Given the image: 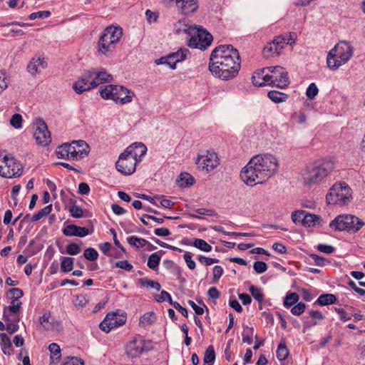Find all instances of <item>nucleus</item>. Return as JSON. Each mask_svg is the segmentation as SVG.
<instances>
[{
  "instance_id": "obj_1",
  "label": "nucleus",
  "mask_w": 365,
  "mask_h": 365,
  "mask_svg": "<svg viewBox=\"0 0 365 365\" xmlns=\"http://www.w3.org/2000/svg\"><path fill=\"white\" fill-rule=\"evenodd\" d=\"M240 68V58L238 52L226 58L217 57L215 62L209 63V70L212 74L222 80H230L235 77Z\"/></svg>"
},
{
  "instance_id": "obj_2",
  "label": "nucleus",
  "mask_w": 365,
  "mask_h": 365,
  "mask_svg": "<svg viewBox=\"0 0 365 365\" xmlns=\"http://www.w3.org/2000/svg\"><path fill=\"white\" fill-rule=\"evenodd\" d=\"M334 169L331 160L322 159L309 165L303 174L304 185L312 186L324 182Z\"/></svg>"
},
{
  "instance_id": "obj_3",
  "label": "nucleus",
  "mask_w": 365,
  "mask_h": 365,
  "mask_svg": "<svg viewBox=\"0 0 365 365\" xmlns=\"http://www.w3.org/2000/svg\"><path fill=\"white\" fill-rule=\"evenodd\" d=\"M176 26L178 32L183 31L191 36L188 41V46L190 48L205 50L212 41L213 38L211 34L202 27L188 26L182 21H178Z\"/></svg>"
},
{
  "instance_id": "obj_4",
  "label": "nucleus",
  "mask_w": 365,
  "mask_h": 365,
  "mask_svg": "<svg viewBox=\"0 0 365 365\" xmlns=\"http://www.w3.org/2000/svg\"><path fill=\"white\" fill-rule=\"evenodd\" d=\"M122 36L123 29L120 26L106 27L98 42L97 50L99 54L107 57L113 56Z\"/></svg>"
},
{
  "instance_id": "obj_5",
  "label": "nucleus",
  "mask_w": 365,
  "mask_h": 365,
  "mask_svg": "<svg viewBox=\"0 0 365 365\" xmlns=\"http://www.w3.org/2000/svg\"><path fill=\"white\" fill-rule=\"evenodd\" d=\"M267 72L262 78V81L256 82L255 77H252V82L255 86H264L271 85L279 88H284L289 84V78L287 70L279 66H269L263 68L262 72Z\"/></svg>"
},
{
  "instance_id": "obj_6",
  "label": "nucleus",
  "mask_w": 365,
  "mask_h": 365,
  "mask_svg": "<svg viewBox=\"0 0 365 365\" xmlns=\"http://www.w3.org/2000/svg\"><path fill=\"white\" fill-rule=\"evenodd\" d=\"M89 147L85 140H73L58 145L56 149L58 158L67 160H79L88 155Z\"/></svg>"
},
{
  "instance_id": "obj_7",
  "label": "nucleus",
  "mask_w": 365,
  "mask_h": 365,
  "mask_svg": "<svg viewBox=\"0 0 365 365\" xmlns=\"http://www.w3.org/2000/svg\"><path fill=\"white\" fill-rule=\"evenodd\" d=\"M354 48L348 41H340L331 49L327 57L329 69L335 71L347 63L353 56Z\"/></svg>"
},
{
  "instance_id": "obj_8",
  "label": "nucleus",
  "mask_w": 365,
  "mask_h": 365,
  "mask_svg": "<svg viewBox=\"0 0 365 365\" xmlns=\"http://www.w3.org/2000/svg\"><path fill=\"white\" fill-rule=\"evenodd\" d=\"M351 200V189L345 182L334 183L326 196L328 204L339 206L346 205Z\"/></svg>"
},
{
  "instance_id": "obj_9",
  "label": "nucleus",
  "mask_w": 365,
  "mask_h": 365,
  "mask_svg": "<svg viewBox=\"0 0 365 365\" xmlns=\"http://www.w3.org/2000/svg\"><path fill=\"white\" fill-rule=\"evenodd\" d=\"M365 222L355 215L344 214L336 216L329 223V227L335 231H346L350 233L357 232Z\"/></svg>"
},
{
  "instance_id": "obj_10",
  "label": "nucleus",
  "mask_w": 365,
  "mask_h": 365,
  "mask_svg": "<svg viewBox=\"0 0 365 365\" xmlns=\"http://www.w3.org/2000/svg\"><path fill=\"white\" fill-rule=\"evenodd\" d=\"M101 96L106 100H112L115 103L126 104L130 103L134 96L133 92L123 86L109 84L100 91Z\"/></svg>"
},
{
  "instance_id": "obj_11",
  "label": "nucleus",
  "mask_w": 365,
  "mask_h": 365,
  "mask_svg": "<svg viewBox=\"0 0 365 365\" xmlns=\"http://www.w3.org/2000/svg\"><path fill=\"white\" fill-rule=\"evenodd\" d=\"M22 165L11 154L0 151V175L11 178L21 175Z\"/></svg>"
},
{
  "instance_id": "obj_12",
  "label": "nucleus",
  "mask_w": 365,
  "mask_h": 365,
  "mask_svg": "<svg viewBox=\"0 0 365 365\" xmlns=\"http://www.w3.org/2000/svg\"><path fill=\"white\" fill-rule=\"evenodd\" d=\"M255 163L254 158H252L240 172L241 180L248 186L252 187L266 180L263 172Z\"/></svg>"
},
{
  "instance_id": "obj_13",
  "label": "nucleus",
  "mask_w": 365,
  "mask_h": 365,
  "mask_svg": "<svg viewBox=\"0 0 365 365\" xmlns=\"http://www.w3.org/2000/svg\"><path fill=\"white\" fill-rule=\"evenodd\" d=\"M253 158L256 161L255 165L262 170L266 180L269 179L278 170L279 163L275 156L266 154L255 155Z\"/></svg>"
},
{
  "instance_id": "obj_14",
  "label": "nucleus",
  "mask_w": 365,
  "mask_h": 365,
  "mask_svg": "<svg viewBox=\"0 0 365 365\" xmlns=\"http://www.w3.org/2000/svg\"><path fill=\"white\" fill-rule=\"evenodd\" d=\"M150 341H145L141 337L134 338L129 341L125 345V353L131 359L138 358L144 351L152 349Z\"/></svg>"
},
{
  "instance_id": "obj_15",
  "label": "nucleus",
  "mask_w": 365,
  "mask_h": 365,
  "mask_svg": "<svg viewBox=\"0 0 365 365\" xmlns=\"http://www.w3.org/2000/svg\"><path fill=\"white\" fill-rule=\"evenodd\" d=\"M24 292L21 289L12 288L8 292V297L11 300L10 305L5 307L3 310V317L10 316L11 314L19 316V310L21 307L20 299L23 297Z\"/></svg>"
},
{
  "instance_id": "obj_16",
  "label": "nucleus",
  "mask_w": 365,
  "mask_h": 365,
  "mask_svg": "<svg viewBox=\"0 0 365 365\" xmlns=\"http://www.w3.org/2000/svg\"><path fill=\"white\" fill-rule=\"evenodd\" d=\"M138 163H139L138 160H135L124 150V152L120 155L115 163V166L118 171L125 175H129L135 171Z\"/></svg>"
},
{
  "instance_id": "obj_17",
  "label": "nucleus",
  "mask_w": 365,
  "mask_h": 365,
  "mask_svg": "<svg viewBox=\"0 0 365 365\" xmlns=\"http://www.w3.org/2000/svg\"><path fill=\"white\" fill-rule=\"evenodd\" d=\"M33 137L38 145H46V122L41 117H36L31 124Z\"/></svg>"
},
{
  "instance_id": "obj_18",
  "label": "nucleus",
  "mask_w": 365,
  "mask_h": 365,
  "mask_svg": "<svg viewBox=\"0 0 365 365\" xmlns=\"http://www.w3.org/2000/svg\"><path fill=\"white\" fill-rule=\"evenodd\" d=\"M196 164L199 168L208 172L214 170L218 165L219 160L215 152L207 151L205 154L198 157Z\"/></svg>"
},
{
  "instance_id": "obj_19",
  "label": "nucleus",
  "mask_w": 365,
  "mask_h": 365,
  "mask_svg": "<svg viewBox=\"0 0 365 365\" xmlns=\"http://www.w3.org/2000/svg\"><path fill=\"white\" fill-rule=\"evenodd\" d=\"M72 88L77 94H81L95 88L93 83L92 73L90 70L83 73L81 76L73 83Z\"/></svg>"
},
{
  "instance_id": "obj_20",
  "label": "nucleus",
  "mask_w": 365,
  "mask_h": 365,
  "mask_svg": "<svg viewBox=\"0 0 365 365\" xmlns=\"http://www.w3.org/2000/svg\"><path fill=\"white\" fill-rule=\"evenodd\" d=\"M234 52H238L232 45H220L216 47L211 53L210 63L217 61V57L226 58L232 55Z\"/></svg>"
},
{
  "instance_id": "obj_21",
  "label": "nucleus",
  "mask_w": 365,
  "mask_h": 365,
  "mask_svg": "<svg viewBox=\"0 0 365 365\" xmlns=\"http://www.w3.org/2000/svg\"><path fill=\"white\" fill-rule=\"evenodd\" d=\"M125 150L128 155H130V156L140 163L143 157L147 153V148L143 143H134L129 145Z\"/></svg>"
},
{
  "instance_id": "obj_22",
  "label": "nucleus",
  "mask_w": 365,
  "mask_h": 365,
  "mask_svg": "<svg viewBox=\"0 0 365 365\" xmlns=\"http://www.w3.org/2000/svg\"><path fill=\"white\" fill-rule=\"evenodd\" d=\"M90 71L92 73L93 83L95 87L101 83H109L113 80L112 76L104 70L92 69Z\"/></svg>"
},
{
  "instance_id": "obj_23",
  "label": "nucleus",
  "mask_w": 365,
  "mask_h": 365,
  "mask_svg": "<svg viewBox=\"0 0 365 365\" xmlns=\"http://www.w3.org/2000/svg\"><path fill=\"white\" fill-rule=\"evenodd\" d=\"M63 233L66 236H76L83 237L89 234L86 227H79L76 225H68L63 229Z\"/></svg>"
},
{
  "instance_id": "obj_24",
  "label": "nucleus",
  "mask_w": 365,
  "mask_h": 365,
  "mask_svg": "<svg viewBox=\"0 0 365 365\" xmlns=\"http://www.w3.org/2000/svg\"><path fill=\"white\" fill-rule=\"evenodd\" d=\"M48 349L50 351L49 365H58L61 359V349L56 343L49 344Z\"/></svg>"
},
{
  "instance_id": "obj_25",
  "label": "nucleus",
  "mask_w": 365,
  "mask_h": 365,
  "mask_svg": "<svg viewBox=\"0 0 365 365\" xmlns=\"http://www.w3.org/2000/svg\"><path fill=\"white\" fill-rule=\"evenodd\" d=\"M44 57H34L27 66L28 71L34 76L44 68Z\"/></svg>"
},
{
  "instance_id": "obj_26",
  "label": "nucleus",
  "mask_w": 365,
  "mask_h": 365,
  "mask_svg": "<svg viewBox=\"0 0 365 365\" xmlns=\"http://www.w3.org/2000/svg\"><path fill=\"white\" fill-rule=\"evenodd\" d=\"M6 324V330L11 334L16 333L19 328V322L21 319L19 316L10 318V316L3 317Z\"/></svg>"
},
{
  "instance_id": "obj_27",
  "label": "nucleus",
  "mask_w": 365,
  "mask_h": 365,
  "mask_svg": "<svg viewBox=\"0 0 365 365\" xmlns=\"http://www.w3.org/2000/svg\"><path fill=\"white\" fill-rule=\"evenodd\" d=\"M44 240L42 235H38L29 245V250L31 255H35L43 248Z\"/></svg>"
},
{
  "instance_id": "obj_28",
  "label": "nucleus",
  "mask_w": 365,
  "mask_h": 365,
  "mask_svg": "<svg viewBox=\"0 0 365 365\" xmlns=\"http://www.w3.org/2000/svg\"><path fill=\"white\" fill-rule=\"evenodd\" d=\"M114 316V312L108 313L103 319L99 324L100 329L106 333L110 332L113 329L118 327V324L115 322H110V319Z\"/></svg>"
},
{
  "instance_id": "obj_29",
  "label": "nucleus",
  "mask_w": 365,
  "mask_h": 365,
  "mask_svg": "<svg viewBox=\"0 0 365 365\" xmlns=\"http://www.w3.org/2000/svg\"><path fill=\"white\" fill-rule=\"evenodd\" d=\"M320 220L321 217L319 216L305 212L304 218L302 219V225L310 227L319 224Z\"/></svg>"
},
{
  "instance_id": "obj_30",
  "label": "nucleus",
  "mask_w": 365,
  "mask_h": 365,
  "mask_svg": "<svg viewBox=\"0 0 365 365\" xmlns=\"http://www.w3.org/2000/svg\"><path fill=\"white\" fill-rule=\"evenodd\" d=\"M155 63L157 65L166 64L172 69H175L176 63H178V59H175L174 55L170 53L166 56H163L160 58L156 59Z\"/></svg>"
},
{
  "instance_id": "obj_31",
  "label": "nucleus",
  "mask_w": 365,
  "mask_h": 365,
  "mask_svg": "<svg viewBox=\"0 0 365 365\" xmlns=\"http://www.w3.org/2000/svg\"><path fill=\"white\" fill-rule=\"evenodd\" d=\"M1 346L4 354L10 355L11 354L12 344L9 337L5 333L0 334Z\"/></svg>"
},
{
  "instance_id": "obj_32",
  "label": "nucleus",
  "mask_w": 365,
  "mask_h": 365,
  "mask_svg": "<svg viewBox=\"0 0 365 365\" xmlns=\"http://www.w3.org/2000/svg\"><path fill=\"white\" fill-rule=\"evenodd\" d=\"M336 300L337 299L336 296L333 294H323L318 297L315 304H318L321 306H326L334 304Z\"/></svg>"
},
{
  "instance_id": "obj_33",
  "label": "nucleus",
  "mask_w": 365,
  "mask_h": 365,
  "mask_svg": "<svg viewBox=\"0 0 365 365\" xmlns=\"http://www.w3.org/2000/svg\"><path fill=\"white\" fill-rule=\"evenodd\" d=\"M194 182L195 178L187 173L180 174L178 180L179 186L182 187L191 186L194 184Z\"/></svg>"
},
{
  "instance_id": "obj_34",
  "label": "nucleus",
  "mask_w": 365,
  "mask_h": 365,
  "mask_svg": "<svg viewBox=\"0 0 365 365\" xmlns=\"http://www.w3.org/2000/svg\"><path fill=\"white\" fill-rule=\"evenodd\" d=\"M267 96L272 101L276 103L284 102L288 98L287 94L277 91H270L268 92Z\"/></svg>"
},
{
  "instance_id": "obj_35",
  "label": "nucleus",
  "mask_w": 365,
  "mask_h": 365,
  "mask_svg": "<svg viewBox=\"0 0 365 365\" xmlns=\"http://www.w3.org/2000/svg\"><path fill=\"white\" fill-rule=\"evenodd\" d=\"M161 252L162 251L153 253L149 256L147 265L150 269L153 270H156L158 269L161 259V256L159 253Z\"/></svg>"
},
{
  "instance_id": "obj_36",
  "label": "nucleus",
  "mask_w": 365,
  "mask_h": 365,
  "mask_svg": "<svg viewBox=\"0 0 365 365\" xmlns=\"http://www.w3.org/2000/svg\"><path fill=\"white\" fill-rule=\"evenodd\" d=\"M156 319L155 314L153 312L145 313L140 318L139 326L141 327H146L154 323Z\"/></svg>"
},
{
  "instance_id": "obj_37",
  "label": "nucleus",
  "mask_w": 365,
  "mask_h": 365,
  "mask_svg": "<svg viewBox=\"0 0 365 365\" xmlns=\"http://www.w3.org/2000/svg\"><path fill=\"white\" fill-rule=\"evenodd\" d=\"M263 55L266 58H269L272 56L274 54H279L280 51L279 48L275 46L273 41L272 42H268L264 47L262 51Z\"/></svg>"
},
{
  "instance_id": "obj_38",
  "label": "nucleus",
  "mask_w": 365,
  "mask_h": 365,
  "mask_svg": "<svg viewBox=\"0 0 365 365\" xmlns=\"http://www.w3.org/2000/svg\"><path fill=\"white\" fill-rule=\"evenodd\" d=\"M128 242L137 248L145 247L149 242L143 238H140L136 236H130L127 238Z\"/></svg>"
},
{
  "instance_id": "obj_39",
  "label": "nucleus",
  "mask_w": 365,
  "mask_h": 365,
  "mask_svg": "<svg viewBox=\"0 0 365 365\" xmlns=\"http://www.w3.org/2000/svg\"><path fill=\"white\" fill-rule=\"evenodd\" d=\"M253 333V327H250L247 325L243 324V332L242 334V341L248 344H251L252 343Z\"/></svg>"
},
{
  "instance_id": "obj_40",
  "label": "nucleus",
  "mask_w": 365,
  "mask_h": 365,
  "mask_svg": "<svg viewBox=\"0 0 365 365\" xmlns=\"http://www.w3.org/2000/svg\"><path fill=\"white\" fill-rule=\"evenodd\" d=\"M73 259L69 257H63L61 262V270L63 272H68L73 269Z\"/></svg>"
},
{
  "instance_id": "obj_41",
  "label": "nucleus",
  "mask_w": 365,
  "mask_h": 365,
  "mask_svg": "<svg viewBox=\"0 0 365 365\" xmlns=\"http://www.w3.org/2000/svg\"><path fill=\"white\" fill-rule=\"evenodd\" d=\"M139 282L140 285L143 287L153 288L157 291H160L161 289V285L160 284V283L149 279L148 278H140L139 279Z\"/></svg>"
},
{
  "instance_id": "obj_42",
  "label": "nucleus",
  "mask_w": 365,
  "mask_h": 365,
  "mask_svg": "<svg viewBox=\"0 0 365 365\" xmlns=\"http://www.w3.org/2000/svg\"><path fill=\"white\" fill-rule=\"evenodd\" d=\"M192 245L203 252H208L212 250V246L202 239H195Z\"/></svg>"
},
{
  "instance_id": "obj_43",
  "label": "nucleus",
  "mask_w": 365,
  "mask_h": 365,
  "mask_svg": "<svg viewBox=\"0 0 365 365\" xmlns=\"http://www.w3.org/2000/svg\"><path fill=\"white\" fill-rule=\"evenodd\" d=\"M215 359V352L212 346H209L205 351L204 362L212 365Z\"/></svg>"
},
{
  "instance_id": "obj_44",
  "label": "nucleus",
  "mask_w": 365,
  "mask_h": 365,
  "mask_svg": "<svg viewBox=\"0 0 365 365\" xmlns=\"http://www.w3.org/2000/svg\"><path fill=\"white\" fill-rule=\"evenodd\" d=\"M276 354L279 361H284L287 358L289 350L284 342L279 344Z\"/></svg>"
},
{
  "instance_id": "obj_45",
  "label": "nucleus",
  "mask_w": 365,
  "mask_h": 365,
  "mask_svg": "<svg viewBox=\"0 0 365 365\" xmlns=\"http://www.w3.org/2000/svg\"><path fill=\"white\" fill-rule=\"evenodd\" d=\"M299 297L296 292H292L288 294L284 300V306L286 307H291L297 303Z\"/></svg>"
},
{
  "instance_id": "obj_46",
  "label": "nucleus",
  "mask_w": 365,
  "mask_h": 365,
  "mask_svg": "<svg viewBox=\"0 0 365 365\" xmlns=\"http://www.w3.org/2000/svg\"><path fill=\"white\" fill-rule=\"evenodd\" d=\"M249 290L255 300H257L258 302H262L263 301L264 294H262L260 288L252 285L250 286Z\"/></svg>"
},
{
  "instance_id": "obj_47",
  "label": "nucleus",
  "mask_w": 365,
  "mask_h": 365,
  "mask_svg": "<svg viewBox=\"0 0 365 365\" xmlns=\"http://www.w3.org/2000/svg\"><path fill=\"white\" fill-rule=\"evenodd\" d=\"M83 256L88 260L94 261L98 259V253L94 248L89 247L84 250Z\"/></svg>"
},
{
  "instance_id": "obj_48",
  "label": "nucleus",
  "mask_w": 365,
  "mask_h": 365,
  "mask_svg": "<svg viewBox=\"0 0 365 365\" xmlns=\"http://www.w3.org/2000/svg\"><path fill=\"white\" fill-rule=\"evenodd\" d=\"M47 189H48L50 190V192H51V197L48 192L47 191V203H48L51 198L52 200L56 199L57 193L56 191V185L53 182H51L48 180H47Z\"/></svg>"
},
{
  "instance_id": "obj_49",
  "label": "nucleus",
  "mask_w": 365,
  "mask_h": 365,
  "mask_svg": "<svg viewBox=\"0 0 365 365\" xmlns=\"http://www.w3.org/2000/svg\"><path fill=\"white\" fill-rule=\"evenodd\" d=\"M318 93L319 89L314 83H310L306 91L307 96L311 100L314 99Z\"/></svg>"
},
{
  "instance_id": "obj_50",
  "label": "nucleus",
  "mask_w": 365,
  "mask_h": 365,
  "mask_svg": "<svg viewBox=\"0 0 365 365\" xmlns=\"http://www.w3.org/2000/svg\"><path fill=\"white\" fill-rule=\"evenodd\" d=\"M10 124L16 129L22 127V116L19 113H15L10 119Z\"/></svg>"
},
{
  "instance_id": "obj_51",
  "label": "nucleus",
  "mask_w": 365,
  "mask_h": 365,
  "mask_svg": "<svg viewBox=\"0 0 365 365\" xmlns=\"http://www.w3.org/2000/svg\"><path fill=\"white\" fill-rule=\"evenodd\" d=\"M47 330H51L52 331L58 332L61 329V324L59 321H56L54 319H51V322L49 321V317H47Z\"/></svg>"
},
{
  "instance_id": "obj_52",
  "label": "nucleus",
  "mask_w": 365,
  "mask_h": 365,
  "mask_svg": "<svg viewBox=\"0 0 365 365\" xmlns=\"http://www.w3.org/2000/svg\"><path fill=\"white\" fill-rule=\"evenodd\" d=\"M189 51L187 48H180L176 52L171 53L175 56V59H178V62H181L186 59Z\"/></svg>"
},
{
  "instance_id": "obj_53",
  "label": "nucleus",
  "mask_w": 365,
  "mask_h": 365,
  "mask_svg": "<svg viewBox=\"0 0 365 365\" xmlns=\"http://www.w3.org/2000/svg\"><path fill=\"white\" fill-rule=\"evenodd\" d=\"M275 46L279 48V51H281V50L284 47L285 45H287V36H279L274 38L273 40Z\"/></svg>"
},
{
  "instance_id": "obj_54",
  "label": "nucleus",
  "mask_w": 365,
  "mask_h": 365,
  "mask_svg": "<svg viewBox=\"0 0 365 365\" xmlns=\"http://www.w3.org/2000/svg\"><path fill=\"white\" fill-rule=\"evenodd\" d=\"M69 212L72 217L75 218H80L83 216V210L80 206L73 205L69 207Z\"/></svg>"
},
{
  "instance_id": "obj_55",
  "label": "nucleus",
  "mask_w": 365,
  "mask_h": 365,
  "mask_svg": "<svg viewBox=\"0 0 365 365\" xmlns=\"http://www.w3.org/2000/svg\"><path fill=\"white\" fill-rule=\"evenodd\" d=\"M253 268L256 273L262 274L267 271V265L264 262L257 261L254 263Z\"/></svg>"
},
{
  "instance_id": "obj_56",
  "label": "nucleus",
  "mask_w": 365,
  "mask_h": 365,
  "mask_svg": "<svg viewBox=\"0 0 365 365\" xmlns=\"http://www.w3.org/2000/svg\"><path fill=\"white\" fill-rule=\"evenodd\" d=\"M183 258L190 269H194L196 267L195 261L192 260V254L190 252H185Z\"/></svg>"
},
{
  "instance_id": "obj_57",
  "label": "nucleus",
  "mask_w": 365,
  "mask_h": 365,
  "mask_svg": "<svg viewBox=\"0 0 365 365\" xmlns=\"http://www.w3.org/2000/svg\"><path fill=\"white\" fill-rule=\"evenodd\" d=\"M198 261L203 265L209 266L219 262L218 259L207 257L205 256L200 255L197 258Z\"/></svg>"
},
{
  "instance_id": "obj_58",
  "label": "nucleus",
  "mask_w": 365,
  "mask_h": 365,
  "mask_svg": "<svg viewBox=\"0 0 365 365\" xmlns=\"http://www.w3.org/2000/svg\"><path fill=\"white\" fill-rule=\"evenodd\" d=\"M62 365H85L83 359L78 357H68Z\"/></svg>"
},
{
  "instance_id": "obj_59",
  "label": "nucleus",
  "mask_w": 365,
  "mask_h": 365,
  "mask_svg": "<svg viewBox=\"0 0 365 365\" xmlns=\"http://www.w3.org/2000/svg\"><path fill=\"white\" fill-rule=\"evenodd\" d=\"M306 306L305 304L303 302H298L295 306H294L292 309L291 312L294 315H300L302 314L304 310H305Z\"/></svg>"
},
{
  "instance_id": "obj_60",
  "label": "nucleus",
  "mask_w": 365,
  "mask_h": 365,
  "mask_svg": "<svg viewBox=\"0 0 365 365\" xmlns=\"http://www.w3.org/2000/svg\"><path fill=\"white\" fill-rule=\"evenodd\" d=\"M155 299L158 302H165L166 299L168 300L169 303H170L172 301L170 294L165 290L161 291L160 294L155 295Z\"/></svg>"
},
{
  "instance_id": "obj_61",
  "label": "nucleus",
  "mask_w": 365,
  "mask_h": 365,
  "mask_svg": "<svg viewBox=\"0 0 365 365\" xmlns=\"http://www.w3.org/2000/svg\"><path fill=\"white\" fill-rule=\"evenodd\" d=\"M66 252L71 255H76L80 253L81 248L76 243H70L66 247Z\"/></svg>"
},
{
  "instance_id": "obj_62",
  "label": "nucleus",
  "mask_w": 365,
  "mask_h": 365,
  "mask_svg": "<svg viewBox=\"0 0 365 365\" xmlns=\"http://www.w3.org/2000/svg\"><path fill=\"white\" fill-rule=\"evenodd\" d=\"M163 265L166 269H172L173 271H175L178 274H181V270L179 267H178L175 263L172 260H164L163 261Z\"/></svg>"
},
{
  "instance_id": "obj_63",
  "label": "nucleus",
  "mask_w": 365,
  "mask_h": 365,
  "mask_svg": "<svg viewBox=\"0 0 365 365\" xmlns=\"http://www.w3.org/2000/svg\"><path fill=\"white\" fill-rule=\"evenodd\" d=\"M305 215L304 210H297L292 212V220L295 223H302V219L304 218Z\"/></svg>"
},
{
  "instance_id": "obj_64",
  "label": "nucleus",
  "mask_w": 365,
  "mask_h": 365,
  "mask_svg": "<svg viewBox=\"0 0 365 365\" xmlns=\"http://www.w3.org/2000/svg\"><path fill=\"white\" fill-rule=\"evenodd\" d=\"M115 267L125 269L126 271H131L133 265L128 260L118 261L115 262Z\"/></svg>"
}]
</instances>
